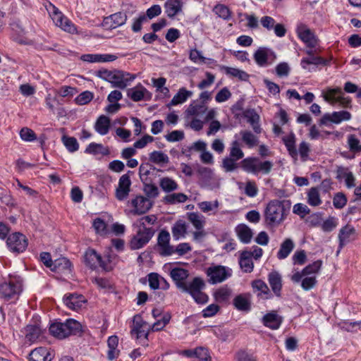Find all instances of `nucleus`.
Wrapping results in <instances>:
<instances>
[{
  "mask_svg": "<svg viewBox=\"0 0 361 361\" xmlns=\"http://www.w3.org/2000/svg\"><path fill=\"white\" fill-rule=\"evenodd\" d=\"M295 244L292 239L286 238L280 245L276 257L279 259H284L288 257L293 251Z\"/></svg>",
  "mask_w": 361,
  "mask_h": 361,
  "instance_id": "nucleus-33",
  "label": "nucleus"
},
{
  "mask_svg": "<svg viewBox=\"0 0 361 361\" xmlns=\"http://www.w3.org/2000/svg\"><path fill=\"white\" fill-rule=\"evenodd\" d=\"M256 63L260 67H265L271 63L275 58L274 53L267 47H259L253 55Z\"/></svg>",
  "mask_w": 361,
  "mask_h": 361,
  "instance_id": "nucleus-16",
  "label": "nucleus"
},
{
  "mask_svg": "<svg viewBox=\"0 0 361 361\" xmlns=\"http://www.w3.org/2000/svg\"><path fill=\"white\" fill-rule=\"evenodd\" d=\"M322 200L319 189L317 188H311L307 192V203L312 207H317L322 204Z\"/></svg>",
  "mask_w": 361,
  "mask_h": 361,
  "instance_id": "nucleus-48",
  "label": "nucleus"
},
{
  "mask_svg": "<svg viewBox=\"0 0 361 361\" xmlns=\"http://www.w3.org/2000/svg\"><path fill=\"white\" fill-rule=\"evenodd\" d=\"M231 293L232 291L230 288L227 286H224L217 289L214 293V297L216 302L226 303L229 300Z\"/></svg>",
  "mask_w": 361,
  "mask_h": 361,
  "instance_id": "nucleus-46",
  "label": "nucleus"
},
{
  "mask_svg": "<svg viewBox=\"0 0 361 361\" xmlns=\"http://www.w3.org/2000/svg\"><path fill=\"white\" fill-rule=\"evenodd\" d=\"M43 334V329L39 324H29L25 328V338L31 343L35 342Z\"/></svg>",
  "mask_w": 361,
  "mask_h": 361,
  "instance_id": "nucleus-35",
  "label": "nucleus"
},
{
  "mask_svg": "<svg viewBox=\"0 0 361 361\" xmlns=\"http://www.w3.org/2000/svg\"><path fill=\"white\" fill-rule=\"evenodd\" d=\"M229 157L234 158L238 161L244 157V153L240 149L238 141L234 140L232 142Z\"/></svg>",
  "mask_w": 361,
  "mask_h": 361,
  "instance_id": "nucleus-58",
  "label": "nucleus"
},
{
  "mask_svg": "<svg viewBox=\"0 0 361 361\" xmlns=\"http://www.w3.org/2000/svg\"><path fill=\"white\" fill-rule=\"evenodd\" d=\"M170 233L166 230H161L157 237V250L162 257L171 256L174 253L173 246L170 245Z\"/></svg>",
  "mask_w": 361,
  "mask_h": 361,
  "instance_id": "nucleus-11",
  "label": "nucleus"
},
{
  "mask_svg": "<svg viewBox=\"0 0 361 361\" xmlns=\"http://www.w3.org/2000/svg\"><path fill=\"white\" fill-rule=\"evenodd\" d=\"M118 59L117 56L110 54H87L80 56V59L83 61L89 63H100L114 61Z\"/></svg>",
  "mask_w": 361,
  "mask_h": 361,
  "instance_id": "nucleus-26",
  "label": "nucleus"
},
{
  "mask_svg": "<svg viewBox=\"0 0 361 361\" xmlns=\"http://www.w3.org/2000/svg\"><path fill=\"white\" fill-rule=\"evenodd\" d=\"M6 245L9 250L15 254L23 252L27 247V239L25 235L15 232L8 235Z\"/></svg>",
  "mask_w": 361,
  "mask_h": 361,
  "instance_id": "nucleus-10",
  "label": "nucleus"
},
{
  "mask_svg": "<svg viewBox=\"0 0 361 361\" xmlns=\"http://www.w3.org/2000/svg\"><path fill=\"white\" fill-rule=\"evenodd\" d=\"M159 186L166 193L178 190V183L171 178L164 177L160 179Z\"/></svg>",
  "mask_w": 361,
  "mask_h": 361,
  "instance_id": "nucleus-47",
  "label": "nucleus"
},
{
  "mask_svg": "<svg viewBox=\"0 0 361 361\" xmlns=\"http://www.w3.org/2000/svg\"><path fill=\"white\" fill-rule=\"evenodd\" d=\"M61 141L69 152H75L79 149V144L74 137H69L64 135L61 137Z\"/></svg>",
  "mask_w": 361,
  "mask_h": 361,
  "instance_id": "nucleus-50",
  "label": "nucleus"
},
{
  "mask_svg": "<svg viewBox=\"0 0 361 361\" xmlns=\"http://www.w3.org/2000/svg\"><path fill=\"white\" fill-rule=\"evenodd\" d=\"M330 63V61L328 59H325L321 56H312L306 58H302L300 62V65L302 68L308 69L309 65H322L327 66Z\"/></svg>",
  "mask_w": 361,
  "mask_h": 361,
  "instance_id": "nucleus-39",
  "label": "nucleus"
},
{
  "mask_svg": "<svg viewBox=\"0 0 361 361\" xmlns=\"http://www.w3.org/2000/svg\"><path fill=\"white\" fill-rule=\"evenodd\" d=\"M251 298L250 293L239 294L233 299V304L238 310L248 312L251 309Z\"/></svg>",
  "mask_w": 361,
  "mask_h": 361,
  "instance_id": "nucleus-27",
  "label": "nucleus"
},
{
  "mask_svg": "<svg viewBox=\"0 0 361 361\" xmlns=\"http://www.w3.org/2000/svg\"><path fill=\"white\" fill-rule=\"evenodd\" d=\"M214 12L224 20H229L231 16L230 9L225 5L218 4L214 6Z\"/></svg>",
  "mask_w": 361,
  "mask_h": 361,
  "instance_id": "nucleus-56",
  "label": "nucleus"
},
{
  "mask_svg": "<svg viewBox=\"0 0 361 361\" xmlns=\"http://www.w3.org/2000/svg\"><path fill=\"white\" fill-rule=\"evenodd\" d=\"M283 142L288 152V154L293 159L296 160L299 154L302 161H305L307 160L309 152L310 151V145L307 142L305 141L302 142L299 145L298 151L295 147V137L293 133L284 137L283 138Z\"/></svg>",
  "mask_w": 361,
  "mask_h": 361,
  "instance_id": "nucleus-4",
  "label": "nucleus"
},
{
  "mask_svg": "<svg viewBox=\"0 0 361 361\" xmlns=\"http://www.w3.org/2000/svg\"><path fill=\"white\" fill-rule=\"evenodd\" d=\"M149 160L155 164H166L169 162V157L161 151H154L149 154Z\"/></svg>",
  "mask_w": 361,
  "mask_h": 361,
  "instance_id": "nucleus-54",
  "label": "nucleus"
},
{
  "mask_svg": "<svg viewBox=\"0 0 361 361\" xmlns=\"http://www.w3.org/2000/svg\"><path fill=\"white\" fill-rule=\"evenodd\" d=\"M86 302L82 295L70 293L63 297V302L69 309L75 311L79 310Z\"/></svg>",
  "mask_w": 361,
  "mask_h": 361,
  "instance_id": "nucleus-24",
  "label": "nucleus"
},
{
  "mask_svg": "<svg viewBox=\"0 0 361 361\" xmlns=\"http://www.w3.org/2000/svg\"><path fill=\"white\" fill-rule=\"evenodd\" d=\"M245 117L247 122L251 125L255 133L259 134L261 133L262 128L259 123V115L254 111H247L245 112Z\"/></svg>",
  "mask_w": 361,
  "mask_h": 361,
  "instance_id": "nucleus-45",
  "label": "nucleus"
},
{
  "mask_svg": "<svg viewBox=\"0 0 361 361\" xmlns=\"http://www.w3.org/2000/svg\"><path fill=\"white\" fill-rule=\"evenodd\" d=\"M51 271L56 272L69 273L71 271V262L66 257H61L54 261Z\"/></svg>",
  "mask_w": 361,
  "mask_h": 361,
  "instance_id": "nucleus-36",
  "label": "nucleus"
},
{
  "mask_svg": "<svg viewBox=\"0 0 361 361\" xmlns=\"http://www.w3.org/2000/svg\"><path fill=\"white\" fill-rule=\"evenodd\" d=\"M188 219L197 230L203 228L204 224L203 216L195 212H190L188 214Z\"/></svg>",
  "mask_w": 361,
  "mask_h": 361,
  "instance_id": "nucleus-53",
  "label": "nucleus"
},
{
  "mask_svg": "<svg viewBox=\"0 0 361 361\" xmlns=\"http://www.w3.org/2000/svg\"><path fill=\"white\" fill-rule=\"evenodd\" d=\"M238 160L231 157H225L222 161V166L226 172H231L238 168Z\"/></svg>",
  "mask_w": 361,
  "mask_h": 361,
  "instance_id": "nucleus-63",
  "label": "nucleus"
},
{
  "mask_svg": "<svg viewBox=\"0 0 361 361\" xmlns=\"http://www.w3.org/2000/svg\"><path fill=\"white\" fill-rule=\"evenodd\" d=\"M127 15L123 12H117L105 17L103 20L102 25L106 29H115L126 23Z\"/></svg>",
  "mask_w": 361,
  "mask_h": 361,
  "instance_id": "nucleus-18",
  "label": "nucleus"
},
{
  "mask_svg": "<svg viewBox=\"0 0 361 361\" xmlns=\"http://www.w3.org/2000/svg\"><path fill=\"white\" fill-rule=\"evenodd\" d=\"M251 286L253 291L257 293V296H261L264 299H271L272 298V294L264 281L261 279L254 280L252 281Z\"/></svg>",
  "mask_w": 361,
  "mask_h": 361,
  "instance_id": "nucleus-30",
  "label": "nucleus"
},
{
  "mask_svg": "<svg viewBox=\"0 0 361 361\" xmlns=\"http://www.w3.org/2000/svg\"><path fill=\"white\" fill-rule=\"evenodd\" d=\"M85 152L90 154H102L106 155L109 153V150L105 149L102 144H97L95 142H91L85 149Z\"/></svg>",
  "mask_w": 361,
  "mask_h": 361,
  "instance_id": "nucleus-51",
  "label": "nucleus"
},
{
  "mask_svg": "<svg viewBox=\"0 0 361 361\" xmlns=\"http://www.w3.org/2000/svg\"><path fill=\"white\" fill-rule=\"evenodd\" d=\"M182 290L188 293L190 295L202 290L205 287L204 280L200 277H195L192 281L182 284Z\"/></svg>",
  "mask_w": 361,
  "mask_h": 361,
  "instance_id": "nucleus-31",
  "label": "nucleus"
},
{
  "mask_svg": "<svg viewBox=\"0 0 361 361\" xmlns=\"http://www.w3.org/2000/svg\"><path fill=\"white\" fill-rule=\"evenodd\" d=\"M239 264L240 268L245 273H250L253 271L254 264L250 251H243L240 254Z\"/></svg>",
  "mask_w": 361,
  "mask_h": 361,
  "instance_id": "nucleus-38",
  "label": "nucleus"
},
{
  "mask_svg": "<svg viewBox=\"0 0 361 361\" xmlns=\"http://www.w3.org/2000/svg\"><path fill=\"white\" fill-rule=\"evenodd\" d=\"M128 171L127 173L122 175L118 180V184L116 188L115 196L118 201H123L128 198L130 192L131 180Z\"/></svg>",
  "mask_w": 361,
  "mask_h": 361,
  "instance_id": "nucleus-13",
  "label": "nucleus"
},
{
  "mask_svg": "<svg viewBox=\"0 0 361 361\" xmlns=\"http://www.w3.org/2000/svg\"><path fill=\"white\" fill-rule=\"evenodd\" d=\"M188 200V196L184 193H172L166 195L164 197V201L170 204H175L177 203H183Z\"/></svg>",
  "mask_w": 361,
  "mask_h": 361,
  "instance_id": "nucleus-49",
  "label": "nucleus"
},
{
  "mask_svg": "<svg viewBox=\"0 0 361 361\" xmlns=\"http://www.w3.org/2000/svg\"><path fill=\"white\" fill-rule=\"evenodd\" d=\"M82 325L74 319H68L65 322H54L49 326L50 334L59 338L63 339L70 336H81Z\"/></svg>",
  "mask_w": 361,
  "mask_h": 361,
  "instance_id": "nucleus-1",
  "label": "nucleus"
},
{
  "mask_svg": "<svg viewBox=\"0 0 361 361\" xmlns=\"http://www.w3.org/2000/svg\"><path fill=\"white\" fill-rule=\"evenodd\" d=\"M236 361H257L256 358L247 350L240 349L235 353Z\"/></svg>",
  "mask_w": 361,
  "mask_h": 361,
  "instance_id": "nucleus-64",
  "label": "nucleus"
},
{
  "mask_svg": "<svg viewBox=\"0 0 361 361\" xmlns=\"http://www.w3.org/2000/svg\"><path fill=\"white\" fill-rule=\"evenodd\" d=\"M284 201L271 200L264 211V223L268 227H275L286 219Z\"/></svg>",
  "mask_w": 361,
  "mask_h": 361,
  "instance_id": "nucleus-2",
  "label": "nucleus"
},
{
  "mask_svg": "<svg viewBox=\"0 0 361 361\" xmlns=\"http://www.w3.org/2000/svg\"><path fill=\"white\" fill-rule=\"evenodd\" d=\"M189 59L194 63L201 62L202 63H206L208 61V63H212L215 62L212 59H207L203 56L202 53L196 49H193L190 51Z\"/></svg>",
  "mask_w": 361,
  "mask_h": 361,
  "instance_id": "nucleus-52",
  "label": "nucleus"
},
{
  "mask_svg": "<svg viewBox=\"0 0 361 361\" xmlns=\"http://www.w3.org/2000/svg\"><path fill=\"white\" fill-rule=\"evenodd\" d=\"M356 237V231L355 228L350 225H346L341 228L338 233L339 245L337 254L345 245L353 240Z\"/></svg>",
  "mask_w": 361,
  "mask_h": 361,
  "instance_id": "nucleus-21",
  "label": "nucleus"
},
{
  "mask_svg": "<svg viewBox=\"0 0 361 361\" xmlns=\"http://www.w3.org/2000/svg\"><path fill=\"white\" fill-rule=\"evenodd\" d=\"M156 221L157 217L154 215H147L137 219L133 226L148 228L147 225H153Z\"/></svg>",
  "mask_w": 361,
  "mask_h": 361,
  "instance_id": "nucleus-57",
  "label": "nucleus"
},
{
  "mask_svg": "<svg viewBox=\"0 0 361 361\" xmlns=\"http://www.w3.org/2000/svg\"><path fill=\"white\" fill-rule=\"evenodd\" d=\"M293 212L303 219L310 213V209L302 203H297L293 207Z\"/></svg>",
  "mask_w": 361,
  "mask_h": 361,
  "instance_id": "nucleus-62",
  "label": "nucleus"
},
{
  "mask_svg": "<svg viewBox=\"0 0 361 361\" xmlns=\"http://www.w3.org/2000/svg\"><path fill=\"white\" fill-rule=\"evenodd\" d=\"M171 314L169 313L164 314L160 319H158L152 326L153 331H157L163 329L167 324L170 322Z\"/></svg>",
  "mask_w": 361,
  "mask_h": 361,
  "instance_id": "nucleus-60",
  "label": "nucleus"
},
{
  "mask_svg": "<svg viewBox=\"0 0 361 361\" xmlns=\"http://www.w3.org/2000/svg\"><path fill=\"white\" fill-rule=\"evenodd\" d=\"M244 171L257 175L259 173L268 174L271 172L273 163L270 161H260L258 158L249 157L242 161Z\"/></svg>",
  "mask_w": 361,
  "mask_h": 361,
  "instance_id": "nucleus-5",
  "label": "nucleus"
},
{
  "mask_svg": "<svg viewBox=\"0 0 361 361\" xmlns=\"http://www.w3.org/2000/svg\"><path fill=\"white\" fill-rule=\"evenodd\" d=\"M128 97L133 102H140L143 99H149L151 94L144 86L138 85L128 90Z\"/></svg>",
  "mask_w": 361,
  "mask_h": 361,
  "instance_id": "nucleus-25",
  "label": "nucleus"
},
{
  "mask_svg": "<svg viewBox=\"0 0 361 361\" xmlns=\"http://www.w3.org/2000/svg\"><path fill=\"white\" fill-rule=\"evenodd\" d=\"M188 226L183 220H178L171 228L173 238L178 240L185 237Z\"/></svg>",
  "mask_w": 361,
  "mask_h": 361,
  "instance_id": "nucleus-37",
  "label": "nucleus"
},
{
  "mask_svg": "<svg viewBox=\"0 0 361 361\" xmlns=\"http://www.w3.org/2000/svg\"><path fill=\"white\" fill-rule=\"evenodd\" d=\"M85 263L92 269H95L98 267H101L106 271H109L112 269L111 266L109 264L110 260H103L100 255H99L95 250L89 248L84 255Z\"/></svg>",
  "mask_w": 361,
  "mask_h": 361,
  "instance_id": "nucleus-8",
  "label": "nucleus"
},
{
  "mask_svg": "<svg viewBox=\"0 0 361 361\" xmlns=\"http://www.w3.org/2000/svg\"><path fill=\"white\" fill-rule=\"evenodd\" d=\"M131 206L133 207V214H143L149 210L152 203L149 198L137 195L131 200Z\"/></svg>",
  "mask_w": 361,
  "mask_h": 361,
  "instance_id": "nucleus-19",
  "label": "nucleus"
},
{
  "mask_svg": "<svg viewBox=\"0 0 361 361\" xmlns=\"http://www.w3.org/2000/svg\"><path fill=\"white\" fill-rule=\"evenodd\" d=\"M243 141L249 147H253L257 145L258 139L250 131L244 130L240 132Z\"/></svg>",
  "mask_w": 361,
  "mask_h": 361,
  "instance_id": "nucleus-55",
  "label": "nucleus"
},
{
  "mask_svg": "<svg viewBox=\"0 0 361 361\" xmlns=\"http://www.w3.org/2000/svg\"><path fill=\"white\" fill-rule=\"evenodd\" d=\"M348 145L351 152H361V142L355 135L350 134L348 136Z\"/></svg>",
  "mask_w": 361,
  "mask_h": 361,
  "instance_id": "nucleus-59",
  "label": "nucleus"
},
{
  "mask_svg": "<svg viewBox=\"0 0 361 361\" xmlns=\"http://www.w3.org/2000/svg\"><path fill=\"white\" fill-rule=\"evenodd\" d=\"M165 13L170 18L182 12L183 2L180 0H166L164 4Z\"/></svg>",
  "mask_w": 361,
  "mask_h": 361,
  "instance_id": "nucleus-32",
  "label": "nucleus"
},
{
  "mask_svg": "<svg viewBox=\"0 0 361 361\" xmlns=\"http://www.w3.org/2000/svg\"><path fill=\"white\" fill-rule=\"evenodd\" d=\"M170 276L176 286L182 290V284H186L185 280L189 276V271L183 268L175 267L171 270Z\"/></svg>",
  "mask_w": 361,
  "mask_h": 361,
  "instance_id": "nucleus-28",
  "label": "nucleus"
},
{
  "mask_svg": "<svg viewBox=\"0 0 361 361\" xmlns=\"http://www.w3.org/2000/svg\"><path fill=\"white\" fill-rule=\"evenodd\" d=\"M207 110V107L203 102H197L194 101L188 106V109L186 110V113L190 116H201L206 113Z\"/></svg>",
  "mask_w": 361,
  "mask_h": 361,
  "instance_id": "nucleus-42",
  "label": "nucleus"
},
{
  "mask_svg": "<svg viewBox=\"0 0 361 361\" xmlns=\"http://www.w3.org/2000/svg\"><path fill=\"white\" fill-rule=\"evenodd\" d=\"M49 13L56 25H61V22L65 20L66 23V25H65V31L71 34L76 32V27L75 25L65 17L59 8L53 4H50Z\"/></svg>",
  "mask_w": 361,
  "mask_h": 361,
  "instance_id": "nucleus-14",
  "label": "nucleus"
},
{
  "mask_svg": "<svg viewBox=\"0 0 361 361\" xmlns=\"http://www.w3.org/2000/svg\"><path fill=\"white\" fill-rule=\"evenodd\" d=\"M53 358V352L45 347L36 348L29 354L30 361H51Z\"/></svg>",
  "mask_w": 361,
  "mask_h": 361,
  "instance_id": "nucleus-23",
  "label": "nucleus"
},
{
  "mask_svg": "<svg viewBox=\"0 0 361 361\" xmlns=\"http://www.w3.org/2000/svg\"><path fill=\"white\" fill-rule=\"evenodd\" d=\"M220 69L224 71L227 75L236 78L240 80L247 81L249 79V74L243 70L226 66H220Z\"/></svg>",
  "mask_w": 361,
  "mask_h": 361,
  "instance_id": "nucleus-41",
  "label": "nucleus"
},
{
  "mask_svg": "<svg viewBox=\"0 0 361 361\" xmlns=\"http://www.w3.org/2000/svg\"><path fill=\"white\" fill-rule=\"evenodd\" d=\"M22 291V284L17 281H9L0 284V299L13 302L18 299Z\"/></svg>",
  "mask_w": 361,
  "mask_h": 361,
  "instance_id": "nucleus-7",
  "label": "nucleus"
},
{
  "mask_svg": "<svg viewBox=\"0 0 361 361\" xmlns=\"http://www.w3.org/2000/svg\"><path fill=\"white\" fill-rule=\"evenodd\" d=\"M193 92L186 90L185 87L179 89L178 92L173 96L170 104L176 106L184 103L189 97H192Z\"/></svg>",
  "mask_w": 361,
  "mask_h": 361,
  "instance_id": "nucleus-43",
  "label": "nucleus"
},
{
  "mask_svg": "<svg viewBox=\"0 0 361 361\" xmlns=\"http://www.w3.org/2000/svg\"><path fill=\"white\" fill-rule=\"evenodd\" d=\"M149 330V328L147 323L143 320L141 315L135 314L133 317V324L131 326V335L135 334L137 339H139L142 336L145 339H147Z\"/></svg>",
  "mask_w": 361,
  "mask_h": 361,
  "instance_id": "nucleus-15",
  "label": "nucleus"
},
{
  "mask_svg": "<svg viewBox=\"0 0 361 361\" xmlns=\"http://www.w3.org/2000/svg\"><path fill=\"white\" fill-rule=\"evenodd\" d=\"M338 178L343 179L347 188H351L355 186L354 175L348 169L341 168L338 170Z\"/></svg>",
  "mask_w": 361,
  "mask_h": 361,
  "instance_id": "nucleus-44",
  "label": "nucleus"
},
{
  "mask_svg": "<svg viewBox=\"0 0 361 361\" xmlns=\"http://www.w3.org/2000/svg\"><path fill=\"white\" fill-rule=\"evenodd\" d=\"M206 274L209 277L208 282L211 284H216L231 277L232 269L222 265H214L207 269Z\"/></svg>",
  "mask_w": 361,
  "mask_h": 361,
  "instance_id": "nucleus-9",
  "label": "nucleus"
},
{
  "mask_svg": "<svg viewBox=\"0 0 361 361\" xmlns=\"http://www.w3.org/2000/svg\"><path fill=\"white\" fill-rule=\"evenodd\" d=\"M261 321L264 326L271 330H277L283 323V317L279 315L276 311L272 310L265 314Z\"/></svg>",
  "mask_w": 361,
  "mask_h": 361,
  "instance_id": "nucleus-20",
  "label": "nucleus"
},
{
  "mask_svg": "<svg viewBox=\"0 0 361 361\" xmlns=\"http://www.w3.org/2000/svg\"><path fill=\"white\" fill-rule=\"evenodd\" d=\"M321 96L324 100L332 106L338 104L343 108L352 107V99L350 97H345L342 89L339 87H326L322 90Z\"/></svg>",
  "mask_w": 361,
  "mask_h": 361,
  "instance_id": "nucleus-3",
  "label": "nucleus"
},
{
  "mask_svg": "<svg viewBox=\"0 0 361 361\" xmlns=\"http://www.w3.org/2000/svg\"><path fill=\"white\" fill-rule=\"evenodd\" d=\"M135 76L128 72L119 70H114V73L110 83L112 87L125 89L131 82Z\"/></svg>",
  "mask_w": 361,
  "mask_h": 361,
  "instance_id": "nucleus-12",
  "label": "nucleus"
},
{
  "mask_svg": "<svg viewBox=\"0 0 361 361\" xmlns=\"http://www.w3.org/2000/svg\"><path fill=\"white\" fill-rule=\"evenodd\" d=\"M134 227L137 228L136 233L132 237L129 243L130 248L133 250L145 247L155 233V230L153 228Z\"/></svg>",
  "mask_w": 361,
  "mask_h": 361,
  "instance_id": "nucleus-6",
  "label": "nucleus"
},
{
  "mask_svg": "<svg viewBox=\"0 0 361 361\" xmlns=\"http://www.w3.org/2000/svg\"><path fill=\"white\" fill-rule=\"evenodd\" d=\"M235 231L238 238L242 243L247 244L251 241L253 233L252 229L247 225L243 224H239L235 228Z\"/></svg>",
  "mask_w": 361,
  "mask_h": 361,
  "instance_id": "nucleus-34",
  "label": "nucleus"
},
{
  "mask_svg": "<svg viewBox=\"0 0 361 361\" xmlns=\"http://www.w3.org/2000/svg\"><path fill=\"white\" fill-rule=\"evenodd\" d=\"M323 262L321 259L314 261L313 263L306 266L301 271H296L291 276V280L294 283H298L301 281L302 278L312 274L319 273L322 266Z\"/></svg>",
  "mask_w": 361,
  "mask_h": 361,
  "instance_id": "nucleus-17",
  "label": "nucleus"
},
{
  "mask_svg": "<svg viewBox=\"0 0 361 361\" xmlns=\"http://www.w3.org/2000/svg\"><path fill=\"white\" fill-rule=\"evenodd\" d=\"M110 124V119L107 116L102 115L97 118L94 124V129L99 134L105 135L109 131Z\"/></svg>",
  "mask_w": 361,
  "mask_h": 361,
  "instance_id": "nucleus-40",
  "label": "nucleus"
},
{
  "mask_svg": "<svg viewBox=\"0 0 361 361\" xmlns=\"http://www.w3.org/2000/svg\"><path fill=\"white\" fill-rule=\"evenodd\" d=\"M268 282L272 291L277 297L281 296L282 279L280 274L276 271L270 272L268 275Z\"/></svg>",
  "mask_w": 361,
  "mask_h": 361,
  "instance_id": "nucleus-29",
  "label": "nucleus"
},
{
  "mask_svg": "<svg viewBox=\"0 0 361 361\" xmlns=\"http://www.w3.org/2000/svg\"><path fill=\"white\" fill-rule=\"evenodd\" d=\"M351 117V114L347 111H334L331 114H325L320 119V124L325 125L327 121L338 124L350 120Z\"/></svg>",
  "mask_w": 361,
  "mask_h": 361,
  "instance_id": "nucleus-22",
  "label": "nucleus"
},
{
  "mask_svg": "<svg viewBox=\"0 0 361 361\" xmlns=\"http://www.w3.org/2000/svg\"><path fill=\"white\" fill-rule=\"evenodd\" d=\"M94 97V94L90 91L81 92L75 99V103L78 105H85L90 102Z\"/></svg>",
  "mask_w": 361,
  "mask_h": 361,
  "instance_id": "nucleus-61",
  "label": "nucleus"
}]
</instances>
